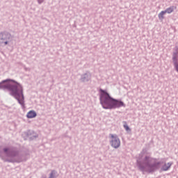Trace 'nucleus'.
I'll use <instances>...</instances> for the list:
<instances>
[{"mask_svg":"<svg viewBox=\"0 0 178 178\" xmlns=\"http://www.w3.org/2000/svg\"><path fill=\"white\" fill-rule=\"evenodd\" d=\"M0 88H8L21 106L24 105L22 87L19 83H11L6 81L0 83Z\"/></svg>","mask_w":178,"mask_h":178,"instance_id":"f257e3e1","label":"nucleus"},{"mask_svg":"<svg viewBox=\"0 0 178 178\" xmlns=\"http://www.w3.org/2000/svg\"><path fill=\"white\" fill-rule=\"evenodd\" d=\"M100 102L104 108H115L125 107L123 102L115 99H112L109 95L104 90L100 89Z\"/></svg>","mask_w":178,"mask_h":178,"instance_id":"f03ea898","label":"nucleus"},{"mask_svg":"<svg viewBox=\"0 0 178 178\" xmlns=\"http://www.w3.org/2000/svg\"><path fill=\"white\" fill-rule=\"evenodd\" d=\"M154 163V160L153 159L146 157L143 164L144 167L140 166V170L148 173L154 172L158 168V164Z\"/></svg>","mask_w":178,"mask_h":178,"instance_id":"7ed1b4c3","label":"nucleus"},{"mask_svg":"<svg viewBox=\"0 0 178 178\" xmlns=\"http://www.w3.org/2000/svg\"><path fill=\"white\" fill-rule=\"evenodd\" d=\"M111 145L112 147H113L114 148H118L120 147V139L118 138L117 135H111Z\"/></svg>","mask_w":178,"mask_h":178,"instance_id":"20e7f679","label":"nucleus"},{"mask_svg":"<svg viewBox=\"0 0 178 178\" xmlns=\"http://www.w3.org/2000/svg\"><path fill=\"white\" fill-rule=\"evenodd\" d=\"M26 116L29 119L34 118L37 116V113L34 111H31L27 113Z\"/></svg>","mask_w":178,"mask_h":178,"instance_id":"39448f33","label":"nucleus"},{"mask_svg":"<svg viewBox=\"0 0 178 178\" xmlns=\"http://www.w3.org/2000/svg\"><path fill=\"white\" fill-rule=\"evenodd\" d=\"M172 60H173L174 66L175 67V70L177 72H178V63H177V54H174Z\"/></svg>","mask_w":178,"mask_h":178,"instance_id":"423d86ee","label":"nucleus"},{"mask_svg":"<svg viewBox=\"0 0 178 178\" xmlns=\"http://www.w3.org/2000/svg\"><path fill=\"white\" fill-rule=\"evenodd\" d=\"M175 7L174 6H170L164 12L165 14H172L174 12Z\"/></svg>","mask_w":178,"mask_h":178,"instance_id":"0eeeda50","label":"nucleus"},{"mask_svg":"<svg viewBox=\"0 0 178 178\" xmlns=\"http://www.w3.org/2000/svg\"><path fill=\"white\" fill-rule=\"evenodd\" d=\"M164 15H165V12L164 10L160 12L158 15V17L160 19H164Z\"/></svg>","mask_w":178,"mask_h":178,"instance_id":"6e6552de","label":"nucleus"},{"mask_svg":"<svg viewBox=\"0 0 178 178\" xmlns=\"http://www.w3.org/2000/svg\"><path fill=\"white\" fill-rule=\"evenodd\" d=\"M172 165V163H168L167 164H165V165L163 167V170L166 171L169 169V168Z\"/></svg>","mask_w":178,"mask_h":178,"instance_id":"1a4fd4ad","label":"nucleus"},{"mask_svg":"<svg viewBox=\"0 0 178 178\" xmlns=\"http://www.w3.org/2000/svg\"><path fill=\"white\" fill-rule=\"evenodd\" d=\"M124 127L125 128V129L127 131H130L129 127H128V125L127 124V123L125 122V124H124Z\"/></svg>","mask_w":178,"mask_h":178,"instance_id":"9d476101","label":"nucleus"},{"mask_svg":"<svg viewBox=\"0 0 178 178\" xmlns=\"http://www.w3.org/2000/svg\"><path fill=\"white\" fill-rule=\"evenodd\" d=\"M49 178H54L53 172H51V174L50 175V177Z\"/></svg>","mask_w":178,"mask_h":178,"instance_id":"9b49d317","label":"nucleus"},{"mask_svg":"<svg viewBox=\"0 0 178 178\" xmlns=\"http://www.w3.org/2000/svg\"><path fill=\"white\" fill-rule=\"evenodd\" d=\"M3 150H4V152H6L8 151V149H4Z\"/></svg>","mask_w":178,"mask_h":178,"instance_id":"f8f14e48","label":"nucleus"},{"mask_svg":"<svg viewBox=\"0 0 178 178\" xmlns=\"http://www.w3.org/2000/svg\"><path fill=\"white\" fill-rule=\"evenodd\" d=\"M4 44L6 45L8 44V42H4Z\"/></svg>","mask_w":178,"mask_h":178,"instance_id":"ddd939ff","label":"nucleus"},{"mask_svg":"<svg viewBox=\"0 0 178 178\" xmlns=\"http://www.w3.org/2000/svg\"><path fill=\"white\" fill-rule=\"evenodd\" d=\"M1 35L2 36H3V33H1Z\"/></svg>","mask_w":178,"mask_h":178,"instance_id":"4468645a","label":"nucleus"},{"mask_svg":"<svg viewBox=\"0 0 178 178\" xmlns=\"http://www.w3.org/2000/svg\"><path fill=\"white\" fill-rule=\"evenodd\" d=\"M177 46H178V42H177Z\"/></svg>","mask_w":178,"mask_h":178,"instance_id":"2eb2a0df","label":"nucleus"}]
</instances>
